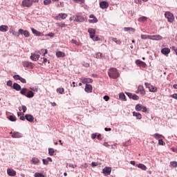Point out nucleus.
Wrapping results in <instances>:
<instances>
[{
  "label": "nucleus",
  "mask_w": 177,
  "mask_h": 177,
  "mask_svg": "<svg viewBox=\"0 0 177 177\" xmlns=\"http://www.w3.org/2000/svg\"><path fill=\"white\" fill-rule=\"evenodd\" d=\"M108 75L110 78H113V80H117L118 77H120V73H118V70L115 68H111L108 71Z\"/></svg>",
  "instance_id": "1"
},
{
  "label": "nucleus",
  "mask_w": 177,
  "mask_h": 177,
  "mask_svg": "<svg viewBox=\"0 0 177 177\" xmlns=\"http://www.w3.org/2000/svg\"><path fill=\"white\" fill-rule=\"evenodd\" d=\"M136 111H142V113H147V108L140 104H138L135 107Z\"/></svg>",
  "instance_id": "2"
},
{
  "label": "nucleus",
  "mask_w": 177,
  "mask_h": 177,
  "mask_svg": "<svg viewBox=\"0 0 177 177\" xmlns=\"http://www.w3.org/2000/svg\"><path fill=\"white\" fill-rule=\"evenodd\" d=\"M145 85L146 88H147L149 89V92L156 93L158 91L157 87L151 85L150 83L146 82V83H145Z\"/></svg>",
  "instance_id": "3"
},
{
  "label": "nucleus",
  "mask_w": 177,
  "mask_h": 177,
  "mask_svg": "<svg viewBox=\"0 0 177 177\" xmlns=\"http://www.w3.org/2000/svg\"><path fill=\"white\" fill-rule=\"evenodd\" d=\"M22 66L24 67H26L27 68H30V69H32V68H34V67H35V65L33 63L30 62L28 61L23 62Z\"/></svg>",
  "instance_id": "4"
},
{
  "label": "nucleus",
  "mask_w": 177,
  "mask_h": 177,
  "mask_svg": "<svg viewBox=\"0 0 177 177\" xmlns=\"http://www.w3.org/2000/svg\"><path fill=\"white\" fill-rule=\"evenodd\" d=\"M165 16L166 19H168V21H169V23H172V21H174V19H175L174 17V14H172L169 12H166L165 13Z\"/></svg>",
  "instance_id": "5"
},
{
  "label": "nucleus",
  "mask_w": 177,
  "mask_h": 177,
  "mask_svg": "<svg viewBox=\"0 0 177 177\" xmlns=\"http://www.w3.org/2000/svg\"><path fill=\"white\" fill-rule=\"evenodd\" d=\"M135 63L137 66H138V67H142V68H146V67H147V64H146V62L140 59H136Z\"/></svg>",
  "instance_id": "6"
},
{
  "label": "nucleus",
  "mask_w": 177,
  "mask_h": 177,
  "mask_svg": "<svg viewBox=\"0 0 177 177\" xmlns=\"http://www.w3.org/2000/svg\"><path fill=\"white\" fill-rule=\"evenodd\" d=\"M21 5L24 6V8H31L32 1H31V0H24Z\"/></svg>",
  "instance_id": "7"
},
{
  "label": "nucleus",
  "mask_w": 177,
  "mask_h": 177,
  "mask_svg": "<svg viewBox=\"0 0 177 177\" xmlns=\"http://www.w3.org/2000/svg\"><path fill=\"white\" fill-rule=\"evenodd\" d=\"M67 14L66 13H59L57 16L55 17V20H64V19H67Z\"/></svg>",
  "instance_id": "8"
},
{
  "label": "nucleus",
  "mask_w": 177,
  "mask_h": 177,
  "mask_svg": "<svg viewBox=\"0 0 177 177\" xmlns=\"http://www.w3.org/2000/svg\"><path fill=\"white\" fill-rule=\"evenodd\" d=\"M149 39H151L152 41H160L162 39V36L160 35H149Z\"/></svg>",
  "instance_id": "9"
},
{
  "label": "nucleus",
  "mask_w": 177,
  "mask_h": 177,
  "mask_svg": "<svg viewBox=\"0 0 177 177\" xmlns=\"http://www.w3.org/2000/svg\"><path fill=\"white\" fill-rule=\"evenodd\" d=\"M88 32L90 35V38H91V39H93L95 38V34H96V30L90 28L88 30Z\"/></svg>",
  "instance_id": "10"
},
{
  "label": "nucleus",
  "mask_w": 177,
  "mask_h": 177,
  "mask_svg": "<svg viewBox=\"0 0 177 177\" xmlns=\"http://www.w3.org/2000/svg\"><path fill=\"white\" fill-rule=\"evenodd\" d=\"M19 34H21V35H24L26 38H28V37H30V32H28V30H24L23 29H19Z\"/></svg>",
  "instance_id": "11"
},
{
  "label": "nucleus",
  "mask_w": 177,
  "mask_h": 177,
  "mask_svg": "<svg viewBox=\"0 0 177 177\" xmlns=\"http://www.w3.org/2000/svg\"><path fill=\"white\" fill-rule=\"evenodd\" d=\"M74 21L80 22V23H84L85 21V18L81 15H76L75 17Z\"/></svg>",
  "instance_id": "12"
},
{
  "label": "nucleus",
  "mask_w": 177,
  "mask_h": 177,
  "mask_svg": "<svg viewBox=\"0 0 177 177\" xmlns=\"http://www.w3.org/2000/svg\"><path fill=\"white\" fill-rule=\"evenodd\" d=\"M89 18L92 19H89L88 23L95 24V23H97L98 21L97 18H96L94 15H90Z\"/></svg>",
  "instance_id": "13"
},
{
  "label": "nucleus",
  "mask_w": 177,
  "mask_h": 177,
  "mask_svg": "<svg viewBox=\"0 0 177 177\" xmlns=\"http://www.w3.org/2000/svg\"><path fill=\"white\" fill-rule=\"evenodd\" d=\"M7 174L9 176H16L17 173L13 169H8Z\"/></svg>",
  "instance_id": "14"
},
{
  "label": "nucleus",
  "mask_w": 177,
  "mask_h": 177,
  "mask_svg": "<svg viewBox=\"0 0 177 177\" xmlns=\"http://www.w3.org/2000/svg\"><path fill=\"white\" fill-rule=\"evenodd\" d=\"M109 3H107V1H101L100 3V8H101V9H107V8H109Z\"/></svg>",
  "instance_id": "15"
},
{
  "label": "nucleus",
  "mask_w": 177,
  "mask_h": 177,
  "mask_svg": "<svg viewBox=\"0 0 177 177\" xmlns=\"http://www.w3.org/2000/svg\"><path fill=\"white\" fill-rule=\"evenodd\" d=\"M40 55L36 53H33L30 56V59L33 62H37V60H39Z\"/></svg>",
  "instance_id": "16"
},
{
  "label": "nucleus",
  "mask_w": 177,
  "mask_h": 177,
  "mask_svg": "<svg viewBox=\"0 0 177 177\" xmlns=\"http://www.w3.org/2000/svg\"><path fill=\"white\" fill-rule=\"evenodd\" d=\"M138 92H140V95L145 96L146 95V91H145V88L143 86H138Z\"/></svg>",
  "instance_id": "17"
},
{
  "label": "nucleus",
  "mask_w": 177,
  "mask_h": 177,
  "mask_svg": "<svg viewBox=\"0 0 177 177\" xmlns=\"http://www.w3.org/2000/svg\"><path fill=\"white\" fill-rule=\"evenodd\" d=\"M161 53L165 55V56H167V55H169V53H171V49L168 48H164L161 50Z\"/></svg>",
  "instance_id": "18"
},
{
  "label": "nucleus",
  "mask_w": 177,
  "mask_h": 177,
  "mask_svg": "<svg viewBox=\"0 0 177 177\" xmlns=\"http://www.w3.org/2000/svg\"><path fill=\"white\" fill-rule=\"evenodd\" d=\"M25 118L27 121H29V122H34V116H32V115L26 114Z\"/></svg>",
  "instance_id": "19"
},
{
  "label": "nucleus",
  "mask_w": 177,
  "mask_h": 177,
  "mask_svg": "<svg viewBox=\"0 0 177 177\" xmlns=\"http://www.w3.org/2000/svg\"><path fill=\"white\" fill-rule=\"evenodd\" d=\"M82 84H92L93 82V80L91 78H83L82 79Z\"/></svg>",
  "instance_id": "20"
},
{
  "label": "nucleus",
  "mask_w": 177,
  "mask_h": 177,
  "mask_svg": "<svg viewBox=\"0 0 177 177\" xmlns=\"http://www.w3.org/2000/svg\"><path fill=\"white\" fill-rule=\"evenodd\" d=\"M102 171L104 175H110L111 174V167H105Z\"/></svg>",
  "instance_id": "21"
},
{
  "label": "nucleus",
  "mask_w": 177,
  "mask_h": 177,
  "mask_svg": "<svg viewBox=\"0 0 177 177\" xmlns=\"http://www.w3.org/2000/svg\"><path fill=\"white\" fill-rule=\"evenodd\" d=\"M92 85L91 84H86V86H85V88H84V91L86 92H87L88 93H92Z\"/></svg>",
  "instance_id": "22"
},
{
  "label": "nucleus",
  "mask_w": 177,
  "mask_h": 177,
  "mask_svg": "<svg viewBox=\"0 0 177 177\" xmlns=\"http://www.w3.org/2000/svg\"><path fill=\"white\" fill-rule=\"evenodd\" d=\"M12 89H15V91H21V86L17 83H14L12 85Z\"/></svg>",
  "instance_id": "23"
},
{
  "label": "nucleus",
  "mask_w": 177,
  "mask_h": 177,
  "mask_svg": "<svg viewBox=\"0 0 177 177\" xmlns=\"http://www.w3.org/2000/svg\"><path fill=\"white\" fill-rule=\"evenodd\" d=\"M8 30H9V27L8 26L6 25L0 26V31H1V32H6Z\"/></svg>",
  "instance_id": "24"
},
{
  "label": "nucleus",
  "mask_w": 177,
  "mask_h": 177,
  "mask_svg": "<svg viewBox=\"0 0 177 177\" xmlns=\"http://www.w3.org/2000/svg\"><path fill=\"white\" fill-rule=\"evenodd\" d=\"M10 133L12 134V138H21V133H19V132H10Z\"/></svg>",
  "instance_id": "25"
},
{
  "label": "nucleus",
  "mask_w": 177,
  "mask_h": 177,
  "mask_svg": "<svg viewBox=\"0 0 177 177\" xmlns=\"http://www.w3.org/2000/svg\"><path fill=\"white\" fill-rule=\"evenodd\" d=\"M31 31L32 32V34H35L37 35V37H41V35H42V33L37 30H35L34 28H31Z\"/></svg>",
  "instance_id": "26"
},
{
  "label": "nucleus",
  "mask_w": 177,
  "mask_h": 177,
  "mask_svg": "<svg viewBox=\"0 0 177 177\" xmlns=\"http://www.w3.org/2000/svg\"><path fill=\"white\" fill-rule=\"evenodd\" d=\"M133 116L136 117L137 120H142V114L140 113L133 111Z\"/></svg>",
  "instance_id": "27"
},
{
  "label": "nucleus",
  "mask_w": 177,
  "mask_h": 177,
  "mask_svg": "<svg viewBox=\"0 0 177 177\" xmlns=\"http://www.w3.org/2000/svg\"><path fill=\"white\" fill-rule=\"evenodd\" d=\"M136 167H138V168H140V169H142V171H146L147 169V167L142 163L136 165Z\"/></svg>",
  "instance_id": "28"
},
{
  "label": "nucleus",
  "mask_w": 177,
  "mask_h": 177,
  "mask_svg": "<svg viewBox=\"0 0 177 177\" xmlns=\"http://www.w3.org/2000/svg\"><path fill=\"white\" fill-rule=\"evenodd\" d=\"M27 92H28V90L27 89V88H21V91L19 92V93L21 95H23L24 96H26L27 95Z\"/></svg>",
  "instance_id": "29"
},
{
  "label": "nucleus",
  "mask_w": 177,
  "mask_h": 177,
  "mask_svg": "<svg viewBox=\"0 0 177 177\" xmlns=\"http://www.w3.org/2000/svg\"><path fill=\"white\" fill-rule=\"evenodd\" d=\"M153 137H154L155 139H156V140H158V139H165V137H164V136H162V135H161V134H160V133H157L153 135Z\"/></svg>",
  "instance_id": "30"
},
{
  "label": "nucleus",
  "mask_w": 177,
  "mask_h": 177,
  "mask_svg": "<svg viewBox=\"0 0 177 177\" xmlns=\"http://www.w3.org/2000/svg\"><path fill=\"white\" fill-rule=\"evenodd\" d=\"M56 56L57 57H66V53L62 51H58L56 53Z\"/></svg>",
  "instance_id": "31"
},
{
  "label": "nucleus",
  "mask_w": 177,
  "mask_h": 177,
  "mask_svg": "<svg viewBox=\"0 0 177 177\" xmlns=\"http://www.w3.org/2000/svg\"><path fill=\"white\" fill-rule=\"evenodd\" d=\"M119 97L121 99V100H124V102H127V97L125 96V94L123 93H120L119 94Z\"/></svg>",
  "instance_id": "32"
},
{
  "label": "nucleus",
  "mask_w": 177,
  "mask_h": 177,
  "mask_svg": "<svg viewBox=\"0 0 177 177\" xmlns=\"http://www.w3.org/2000/svg\"><path fill=\"white\" fill-rule=\"evenodd\" d=\"M34 92L31 91H28L26 97H29V98H31V97H34Z\"/></svg>",
  "instance_id": "33"
},
{
  "label": "nucleus",
  "mask_w": 177,
  "mask_h": 177,
  "mask_svg": "<svg viewBox=\"0 0 177 177\" xmlns=\"http://www.w3.org/2000/svg\"><path fill=\"white\" fill-rule=\"evenodd\" d=\"M138 21H140V23H145V21H147V17H140V18H138Z\"/></svg>",
  "instance_id": "34"
},
{
  "label": "nucleus",
  "mask_w": 177,
  "mask_h": 177,
  "mask_svg": "<svg viewBox=\"0 0 177 177\" xmlns=\"http://www.w3.org/2000/svg\"><path fill=\"white\" fill-rule=\"evenodd\" d=\"M57 93L59 95H63L64 93V88L59 87L57 88Z\"/></svg>",
  "instance_id": "35"
},
{
  "label": "nucleus",
  "mask_w": 177,
  "mask_h": 177,
  "mask_svg": "<svg viewBox=\"0 0 177 177\" xmlns=\"http://www.w3.org/2000/svg\"><path fill=\"white\" fill-rule=\"evenodd\" d=\"M32 164H38L39 162V160L37 158H32L31 160Z\"/></svg>",
  "instance_id": "36"
},
{
  "label": "nucleus",
  "mask_w": 177,
  "mask_h": 177,
  "mask_svg": "<svg viewBox=\"0 0 177 177\" xmlns=\"http://www.w3.org/2000/svg\"><path fill=\"white\" fill-rule=\"evenodd\" d=\"M48 154L49 156H55V149H53V148H49Z\"/></svg>",
  "instance_id": "37"
},
{
  "label": "nucleus",
  "mask_w": 177,
  "mask_h": 177,
  "mask_svg": "<svg viewBox=\"0 0 177 177\" xmlns=\"http://www.w3.org/2000/svg\"><path fill=\"white\" fill-rule=\"evenodd\" d=\"M142 39H150V35H141Z\"/></svg>",
  "instance_id": "38"
},
{
  "label": "nucleus",
  "mask_w": 177,
  "mask_h": 177,
  "mask_svg": "<svg viewBox=\"0 0 177 177\" xmlns=\"http://www.w3.org/2000/svg\"><path fill=\"white\" fill-rule=\"evenodd\" d=\"M12 35H15V37H20V35H21L20 32H17L15 30H12Z\"/></svg>",
  "instance_id": "39"
},
{
  "label": "nucleus",
  "mask_w": 177,
  "mask_h": 177,
  "mask_svg": "<svg viewBox=\"0 0 177 177\" xmlns=\"http://www.w3.org/2000/svg\"><path fill=\"white\" fill-rule=\"evenodd\" d=\"M72 44H74L75 45H77V46H80V45H81V42L75 40V39H72L71 40Z\"/></svg>",
  "instance_id": "40"
},
{
  "label": "nucleus",
  "mask_w": 177,
  "mask_h": 177,
  "mask_svg": "<svg viewBox=\"0 0 177 177\" xmlns=\"http://www.w3.org/2000/svg\"><path fill=\"white\" fill-rule=\"evenodd\" d=\"M112 41H113V42H115V44H117L118 45H121V41L118 40L117 38H112Z\"/></svg>",
  "instance_id": "41"
},
{
  "label": "nucleus",
  "mask_w": 177,
  "mask_h": 177,
  "mask_svg": "<svg viewBox=\"0 0 177 177\" xmlns=\"http://www.w3.org/2000/svg\"><path fill=\"white\" fill-rule=\"evenodd\" d=\"M124 31H132L133 32H135V29L133 28H124Z\"/></svg>",
  "instance_id": "42"
},
{
  "label": "nucleus",
  "mask_w": 177,
  "mask_h": 177,
  "mask_svg": "<svg viewBox=\"0 0 177 177\" xmlns=\"http://www.w3.org/2000/svg\"><path fill=\"white\" fill-rule=\"evenodd\" d=\"M57 27H61L62 28H64V27H66V24H64V23H57Z\"/></svg>",
  "instance_id": "43"
},
{
  "label": "nucleus",
  "mask_w": 177,
  "mask_h": 177,
  "mask_svg": "<svg viewBox=\"0 0 177 177\" xmlns=\"http://www.w3.org/2000/svg\"><path fill=\"white\" fill-rule=\"evenodd\" d=\"M73 1L76 3H80V5H82V3H85V0H73Z\"/></svg>",
  "instance_id": "44"
},
{
  "label": "nucleus",
  "mask_w": 177,
  "mask_h": 177,
  "mask_svg": "<svg viewBox=\"0 0 177 177\" xmlns=\"http://www.w3.org/2000/svg\"><path fill=\"white\" fill-rule=\"evenodd\" d=\"M34 177H45V176L41 173L37 172L34 174Z\"/></svg>",
  "instance_id": "45"
},
{
  "label": "nucleus",
  "mask_w": 177,
  "mask_h": 177,
  "mask_svg": "<svg viewBox=\"0 0 177 177\" xmlns=\"http://www.w3.org/2000/svg\"><path fill=\"white\" fill-rule=\"evenodd\" d=\"M170 165H171V167H174V168H177V162L176 161L171 162Z\"/></svg>",
  "instance_id": "46"
},
{
  "label": "nucleus",
  "mask_w": 177,
  "mask_h": 177,
  "mask_svg": "<svg viewBox=\"0 0 177 177\" xmlns=\"http://www.w3.org/2000/svg\"><path fill=\"white\" fill-rule=\"evenodd\" d=\"M52 3L51 0H44V5H50Z\"/></svg>",
  "instance_id": "47"
},
{
  "label": "nucleus",
  "mask_w": 177,
  "mask_h": 177,
  "mask_svg": "<svg viewBox=\"0 0 177 177\" xmlns=\"http://www.w3.org/2000/svg\"><path fill=\"white\" fill-rule=\"evenodd\" d=\"M14 80H15L16 81L19 80L21 78V77L19 75H15L13 76Z\"/></svg>",
  "instance_id": "48"
},
{
  "label": "nucleus",
  "mask_w": 177,
  "mask_h": 177,
  "mask_svg": "<svg viewBox=\"0 0 177 177\" xmlns=\"http://www.w3.org/2000/svg\"><path fill=\"white\" fill-rule=\"evenodd\" d=\"M158 145H160V146H165V143L164 140H162V139L158 140Z\"/></svg>",
  "instance_id": "49"
},
{
  "label": "nucleus",
  "mask_w": 177,
  "mask_h": 177,
  "mask_svg": "<svg viewBox=\"0 0 177 177\" xmlns=\"http://www.w3.org/2000/svg\"><path fill=\"white\" fill-rule=\"evenodd\" d=\"M8 119L10 120V121H16V117H15L14 115H10L8 117Z\"/></svg>",
  "instance_id": "50"
},
{
  "label": "nucleus",
  "mask_w": 177,
  "mask_h": 177,
  "mask_svg": "<svg viewBox=\"0 0 177 177\" xmlns=\"http://www.w3.org/2000/svg\"><path fill=\"white\" fill-rule=\"evenodd\" d=\"M96 57L98 58V59H102V57H104V56H103V54H102V53H98L96 55Z\"/></svg>",
  "instance_id": "51"
},
{
  "label": "nucleus",
  "mask_w": 177,
  "mask_h": 177,
  "mask_svg": "<svg viewBox=\"0 0 177 177\" xmlns=\"http://www.w3.org/2000/svg\"><path fill=\"white\" fill-rule=\"evenodd\" d=\"M42 161H43L44 165H48L49 164L48 159H43Z\"/></svg>",
  "instance_id": "52"
},
{
  "label": "nucleus",
  "mask_w": 177,
  "mask_h": 177,
  "mask_svg": "<svg viewBox=\"0 0 177 177\" xmlns=\"http://www.w3.org/2000/svg\"><path fill=\"white\" fill-rule=\"evenodd\" d=\"M133 100H139V96H138L136 94L133 95Z\"/></svg>",
  "instance_id": "53"
},
{
  "label": "nucleus",
  "mask_w": 177,
  "mask_h": 177,
  "mask_svg": "<svg viewBox=\"0 0 177 177\" xmlns=\"http://www.w3.org/2000/svg\"><path fill=\"white\" fill-rule=\"evenodd\" d=\"M13 85V82L12 80H8L7 82V86H12Z\"/></svg>",
  "instance_id": "54"
},
{
  "label": "nucleus",
  "mask_w": 177,
  "mask_h": 177,
  "mask_svg": "<svg viewBox=\"0 0 177 177\" xmlns=\"http://www.w3.org/2000/svg\"><path fill=\"white\" fill-rule=\"evenodd\" d=\"M19 81H21V82H22V84H27V80H26V79L21 77L19 79Z\"/></svg>",
  "instance_id": "55"
},
{
  "label": "nucleus",
  "mask_w": 177,
  "mask_h": 177,
  "mask_svg": "<svg viewBox=\"0 0 177 177\" xmlns=\"http://www.w3.org/2000/svg\"><path fill=\"white\" fill-rule=\"evenodd\" d=\"M142 1L143 2H147V1H149V0H135V2H136V3H141Z\"/></svg>",
  "instance_id": "56"
},
{
  "label": "nucleus",
  "mask_w": 177,
  "mask_h": 177,
  "mask_svg": "<svg viewBox=\"0 0 177 177\" xmlns=\"http://www.w3.org/2000/svg\"><path fill=\"white\" fill-rule=\"evenodd\" d=\"M104 100L105 102H109V100H110V97H109V95H105L104 96Z\"/></svg>",
  "instance_id": "57"
},
{
  "label": "nucleus",
  "mask_w": 177,
  "mask_h": 177,
  "mask_svg": "<svg viewBox=\"0 0 177 177\" xmlns=\"http://www.w3.org/2000/svg\"><path fill=\"white\" fill-rule=\"evenodd\" d=\"M21 108L24 113H26L27 111V106L22 105Z\"/></svg>",
  "instance_id": "58"
},
{
  "label": "nucleus",
  "mask_w": 177,
  "mask_h": 177,
  "mask_svg": "<svg viewBox=\"0 0 177 177\" xmlns=\"http://www.w3.org/2000/svg\"><path fill=\"white\" fill-rule=\"evenodd\" d=\"M127 96L130 98V99H133V95L131 93H127Z\"/></svg>",
  "instance_id": "59"
},
{
  "label": "nucleus",
  "mask_w": 177,
  "mask_h": 177,
  "mask_svg": "<svg viewBox=\"0 0 177 177\" xmlns=\"http://www.w3.org/2000/svg\"><path fill=\"white\" fill-rule=\"evenodd\" d=\"M171 97H172L173 99H176V100H177V93L171 95Z\"/></svg>",
  "instance_id": "60"
},
{
  "label": "nucleus",
  "mask_w": 177,
  "mask_h": 177,
  "mask_svg": "<svg viewBox=\"0 0 177 177\" xmlns=\"http://www.w3.org/2000/svg\"><path fill=\"white\" fill-rule=\"evenodd\" d=\"M31 91H33V92H38V88L37 87H32L30 88Z\"/></svg>",
  "instance_id": "61"
},
{
  "label": "nucleus",
  "mask_w": 177,
  "mask_h": 177,
  "mask_svg": "<svg viewBox=\"0 0 177 177\" xmlns=\"http://www.w3.org/2000/svg\"><path fill=\"white\" fill-rule=\"evenodd\" d=\"M171 50H174L176 55H177V48H176V47L172 46V47H171Z\"/></svg>",
  "instance_id": "62"
},
{
  "label": "nucleus",
  "mask_w": 177,
  "mask_h": 177,
  "mask_svg": "<svg viewBox=\"0 0 177 177\" xmlns=\"http://www.w3.org/2000/svg\"><path fill=\"white\" fill-rule=\"evenodd\" d=\"M17 115H18V117H21L22 115H24V113L22 112H18Z\"/></svg>",
  "instance_id": "63"
},
{
  "label": "nucleus",
  "mask_w": 177,
  "mask_h": 177,
  "mask_svg": "<svg viewBox=\"0 0 177 177\" xmlns=\"http://www.w3.org/2000/svg\"><path fill=\"white\" fill-rule=\"evenodd\" d=\"M82 168H86L88 167V165H87V163H83L82 165Z\"/></svg>",
  "instance_id": "64"
}]
</instances>
